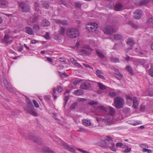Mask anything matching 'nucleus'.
<instances>
[{
  "instance_id": "1",
  "label": "nucleus",
  "mask_w": 153,
  "mask_h": 153,
  "mask_svg": "<svg viewBox=\"0 0 153 153\" xmlns=\"http://www.w3.org/2000/svg\"><path fill=\"white\" fill-rule=\"evenodd\" d=\"M66 33L68 36L70 38L74 39L78 36L79 32L77 29L70 27L66 30Z\"/></svg>"
},
{
  "instance_id": "2",
  "label": "nucleus",
  "mask_w": 153,
  "mask_h": 153,
  "mask_svg": "<svg viewBox=\"0 0 153 153\" xmlns=\"http://www.w3.org/2000/svg\"><path fill=\"white\" fill-rule=\"evenodd\" d=\"M114 106L117 109L122 108L124 104V100L119 97L114 98Z\"/></svg>"
},
{
  "instance_id": "3",
  "label": "nucleus",
  "mask_w": 153,
  "mask_h": 153,
  "mask_svg": "<svg viewBox=\"0 0 153 153\" xmlns=\"http://www.w3.org/2000/svg\"><path fill=\"white\" fill-rule=\"evenodd\" d=\"M34 108L32 103L30 101H29L28 102V107L27 108L25 109V110L32 115L36 116L38 115V114L34 110Z\"/></svg>"
},
{
  "instance_id": "4",
  "label": "nucleus",
  "mask_w": 153,
  "mask_h": 153,
  "mask_svg": "<svg viewBox=\"0 0 153 153\" xmlns=\"http://www.w3.org/2000/svg\"><path fill=\"white\" fill-rule=\"evenodd\" d=\"M97 120L98 122L101 121L105 124L107 125L112 124L114 123V120L111 117H109L108 118H101L99 119L97 118Z\"/></svg>"
},
{
  "instance_id": "5",
  "label": "nucleus",
  "mask_w": 153,
  "mask_h": 153,
  "mask_svg": "<svg viewBox=\"0 0 153 153\" xmlns=\"http://www.w3.org/2000/svg\"><path fill=\"white\" fill-rule=\"evenodd\" d=\"M135 63L137 65H143L146 68H148L149 67L148 62L145 60L142 59H139L136 60Z\"/></svg>"
},
{
  "instance_id": "6",
  "label": "nucleus",
  "mask_w": 153,
  "mask_h": 153,
  "mask_svg": "<svg viewBox=\"0 0 153 153\" xmlns=\"http://www.w3.org/2000/svg\"><path fill=\"white\" fill-rule=\"evenodd\" d=\"M97 27V25L95 23L91 22L88 25L86 29L90 32H93L95 30Z\"/></svg>"
},
{
  "instance_id": "7",
  "label": "nucleus",
  "mask_w": 153,
  "mask_h": 153,
  "mask_svg": "<svg viewBox=\"0 0 153 153\" xmlns=\"http://www.w3.org/2000/svg\"><path fill=\"white\" fill-rule=\"evenodd\" d=\"M115 31V30L113 27L110 26H107L103 29L104 32L107 34H110Z\"/></svg>"
},
{
  "instance_id": "8",
  "label": "nucleus",
  "mask_w": 153,
  "mask_h": 153,
  "mask_svg": "<svg viewBox=\"0 0 153 153\" xmlns=\"http://www.w3.org/2000/svg\"><path fill=\"white\" fill-rule=\"evenodd\" d=\"M19 5L23 12H27L29 11L30 7L29 6L25 3H19Z\"/></svg>"
},
{
  "instance_id": "9",
  "label": "nucleus",
  "mask_w": 153,
  "mask_h": 153,
  "mask_svg": "<svg viewBox=\"0 0 153 153\" xmlns=\"http://www.w3.org/2000/svg\"><path fill=\"white\" fill-rule=\"evenodd\" d=\"M143 12L141 10L137 9L134 13V17L135 19H139L142 16Z\"/></svg>"
},
{
  "instance_id": "10",
  "label": "nucleus",
  "mask_w": 153,
  "mask_h": 153,
  "mask_svg": "<svg viewBox=\"0 0 153 153\" xmlns=\"http://www.w3.org/2000/svg\"><path fill=\"white\" fill-rule=\"evenodd\" d=\"M81 88L84 89H87L90 88L91 85L89 82H83L81 85Z\"/></svg>"
},
{
  "instance_id": "11",
  "label": "nucleus",
  "mask_w": 153,
  "mask_h": 153,
  "mask_svg": "<svg viewBox=\"0 0 153 153\" xmlns=\"http://www.w3.org/2000/svg\"><path fill=\"white\" fill-rule=\"evenodd\" d=\"M13 41L12 38L7 35L5 34L4 38L2 39V42L6 43H8Z\"/></svg>"
},
{
  "instance_id": "12",
  "label": "nucleus",
  "mask_w": 153,
  "mask_h": 153,
  "mask_svg": "<svg viewBox=\"0 0 153 153\" xmlns=\"http://www.w3.org/2000/svg\"><path fill=\"white\" fill-rule=\"evenodd\" d=\"M111 68L114 70L116 72L115 77L118 79L121 80L123 77V75L115 68L114 67H112Z\"/></svg>"
},
{
  "instance_id": "13",
  "label": "nucleus",
  "mask_w": 153,
  "mask_h": 153,
  "mask_svg": "<svg viewBox=\"0 0 153 153\" xmlns=\"http://www.w3.org/2000/svg\"><path fill=\"white\" fill-rule=\"evenodd\" d=\"M107 109L103 106H100L96 109V111L101 113H105L107 111Z\"/></svg>"
},
{
  "instance_id": "14",
  "label": "nucleus",
  "mask_w": 153,
  "mask_h": 153,
  "mask_svg": "<svg viewBox=\"0 0 153 153\" xmlns=\"http://www.w3.org/2000/svg\"><path fill=\"white\" fill-rule=\"evenodd\" d=\"M99 145L102 147H111V146L109 144H108V142H107L106 140H102L99 143Z\"/></svg>"
},
{
  "instance_id": "15",
  "label": "nucleus",
  "mask_w": 153,
  "mask_h": 153,
  "mask_svg": "<svg viewBox=\"0 0 153 153\" xmlns=\"http://www.w3.org/2000/svg\"><path fill=\"white\" fill-rule=\"evenodd\" d=\"M139 104V102L137 100L136 97H133V98L132 107L134 108H136L138 106Z\"/></svg>"
},
{
  "instance_id": "16",
  "label": "nucleus",
  "mask_w": 153,
  "mask_h": 153,
  "mask_svg": "<svg viewBox=\"0 0 153 153\" xmlns=\"http://www.w3.org/2000/svg\"><path fill=\"white\" fill-rule=\"evenodd\" d=\"M54 20L57 23L61 24L62 25H65L68 24L67 21L65 20H61L59 19H54Z\"/></svg>"
},
{
  "instance_id": "17",
  "label": "nucleus",
  "mask_w": 153,
  "mask_h": 153,
  "mask_svg": "<svg viewBox=\"0 0 153 153\" xmlns=\"http://www.w3.org/2000/svg\"><path fill=\"white\" fill-rule=\"evenodd\" d=\"M82 122L83 125L86 126H89L91 125L90 121L88 120L84 119L82 120Z\"/></svg>"
},
{
  "instance_id": "18",
  "label": "nucleus",
  "mask_w": 153,
  "mask_h": 153,
  "mask_svg": "<svg viewBox=\"0 0 153 153\" xmlns=\"http://www.w3.org/2000/svg\"><path fill=\"white\" fill-rule=\"evenodd\" d=\"M8 4V2L6 0H0V7H4Z\"/></svg>"
},
{
  "instance_id": "19",
  "label": "nucleus",
  "mask_w": 153,
  "mask_h": 153,
  "mask_svg": "<svg viewBox=\"0 0 153 153\" xmlns=\"http://www.w3.org/2000/svg\"><path fill=\"white\" fill-rule=\"evenodd\" d=\"M42 150L46 153H55L52 150L50 149L48 147H44L42 148Z\"/></svg>"
},
{
  "instance_id": "20",
  "label": "nucleus",
  "mask_w": 153,
  "mask_h": 153,
  "mask_svg": "<svg viewBox=\"0 0 153 153\" xmlns=\"http://www.w3.org/2000/svg\"><path fill=\"white\" fill-rule=\"evenodd\" d=\"M50 22L46 19L43 20L41 22L42 25L44 27L48 26L50 25Z\"/></svg>"
},
{
  "instance_id": "21",
  "label": "nucleus",
  "mask_w": 153,
  "mask_h": 153,
  "mask_svg": "<svg viewBox=\"0 0 153 153\" xmlns=\"http://www.w3.org/2000/svg\"><path fill=\"white\" fill-rule=\"evenodd\" d=\"M26 33L29 35L34 34V32L32 28L29 27H27L25 28Z\"/></svg>"
},
{
  "instance_id": "22",
  "label": "nucleus",
  "mask_w": 153,
  "mask_h": 153,
  "mask_svg": "<svg viewBox=\"0 0 153 153\" xmlns=\"http://www.w3.org/2000/svg\"><path fill=\"white\" fill-rule=\"evenodd\" d=\"M84 91L82 89H78L75 91L74 93V94L77 95H81L83 94Z\"/></svg>"
},
{
  "instance_id": "23",
  "label": "nucleus",
  "mask_w": 153,
  "mask_h": 153,
  "mask_svg": "<svg viewBox=\"0 0 153 153\" xmlns=\"http://www.w3.org/2000/svg\"><path fill=\"white\" fill-rule=\"evenodd\" d=\"M103 73L101 71L97 70L96 71V75L100 78L102 79H104L105 77L102 75Z\"/></svg>"
},
{
  "instance_id": "24",
  "label": "nucleus",
  "mask_w": 153,
  "mask_h": 153,
  "mask_svg": "<svg viewBox=\"0 0 153 153\" xmlns=\"http://www.w3.org/2000/svg\"><path fill=\"white\" fill-rule=\"evenodd\" d=\"M122 7L121 4L117 3L115 5V6L114 7V10L117 11H120L121 10Z\"/></svg>"
},
{
  "instance_id": "25",
  "label": "nucleus",
  "mask_w": 153,
  "mask_h": 153,
  "mask_svg": "<svg viewBox=\"0 0 153 153\" xmlns=\"http://www.w3.org/2000/svg\"><path fill=\"white\" fill-rule=\"evenodd\" d=\"M109 114L111 116H113L114 115L115 112V109L111 106L109 107Z\"/></svg>"
},
{
  "instance_id": "26",
  "label": "nucleus",
  "mask_w": 153,
  "mask_h": 153,
  "mask_svg": "<svg viewBox=\"0 0 153 153\" xmlns=\"http://www.w3.org/2000/svg\"><path fill=\"white\" fill-rule=\"evenodd\" d=\"M114 39L116 40H122L123 38V37L121 35L118 34H114Z\"/></svg>"
},
{
  "instance_id": "27",
  "label": "nucleus",
  "mask_w": 153,
  "mask_h": 153,
  "mask_svg": "<svg viewBox=\"0 0 153 153\" xmlns=\"http://www.w3.org/2000/svg\"><path fill=\"white\" fill-rule=\"evenodd\" d=\"M65 27H62L59 30V34L63 36L65 34Z\"/></svg>"
},
{
  "instance_id": "28",
  "label": "nucleus",
  "mask_w": 153,
  "mask_h": 153,
  "mask_svg": "<svg viewBox=\"0 0 153 153\" xmlns=\"http://www.w3.org/2000/svg\"><path fill=\"white\" fill-rule=\"evenodd\" d=\"M65 148L69 151L72 152L73 153H74L75 152V149L73 148H72L69 146H68L67 144H65Z\"/></svg>"
},
{
  "instance_id": "29",
  "label": "nucleus",
  "mask_w": 153,
  "mask_h": 153,
  "mask_svg": "<svg viewBox=\"0 0 153 153\" xmlns=\"http://www.w3.org/2000/svg\"><path fill=\"white\" fill-rule=\"evenodd\" d=\"M3 81L4 84L7 88L9 87L11 85L10 82L7 81V79L6 78H4Z\"/></svg>"
},
{
  "instance_id": "30",
  "label": "nucleus",
  "mask_w": 153,
  "mask_h": 153,
  "mask_svg": "<svg viewBox=\"0 0 153 153\" xmlns=\"http://www.w3.org/2000/svg\"><path fill=\"white\" fill-rule=\"evenodd\" d=\"M96 52L98 56L101 58H103L105 56L102 53L101 51L98 49L96 50Z\"/></svg>"
},
{
  "instance_id": "31",
  "label": "nucleus",
  "mask_w": 153,
  "mask_h": 153,
  "mask_svg": "<svg viewBox=\"0 0 153 153\" xmlns=\"http://www.w3.org/2000/svg\"><path fill=\"white\" fill-rule=\"evenodd\" d=\"M127 44L132 46L134 44V41L132 39L129 38L127 40Z\"/></svg>"
},
{
  "instance_id": "32",
  "label": "nucleus",
  "mask_w": 153,
  "mask_h": 153,
  "mask_svg": "<svg viewBox=\"0 0 153 153\" xmlns=\"http://www.w3.org/2000/svg\"><path fill=\"white\" fill-rule=\"evenodd\" d=\"M110 145L111 146V147H108L110 148V149L112 151L115 152L117 150V149L115 147V144L112 142L110 143Z\"/></svg>"
},
{
  "instance_id": "33",
  "label": "nucleus",
  "mask_w": 153,
  "mask_h": 153,
  "mask_svg": "<svg viewBox=\"0 0 153 153\" xmlns=\"http://www.w3.org/2000/svg\"><path fill=\"white\" fill-rule=\"evenodd\" d=\"M97 84L98 85L100 89L101 90H104L106 89V87L103 85L102 83L98 82Z\"/></svg>"
},
{
  "instance_id": "34",
  "label": "nucleus",
  "mask_w": 153,
  "mask_h": 153,
  "mask_svg": "<svg viewBox=\"0 0 153 153\" xmlns=\"http://www.w3.org/2000/svg\"><path fill=\"white\" fill-rule=\"evenodd\" d=\"M150 0H143L139 3L140 5H144L149 3Z\"/></svg>"
},
{
  "instance_id": "35",
  "label": "nucleus",
  "mask_w": 153,
  "mask_h": 153,
  "mask_svg": "<svg viewBox=\"0 0 153 153\" xmlns=\"http://www.w3.org/2000/svg\"><path fill=\"white\" fill-rule=\"evenodd\" d=\"M126 69L128 71V72L131 74L133 73V71L131 67L129 65H127L126 67Z\"/></svg>"
},
{
  "instance_id": "36",
  "label": "nucleus",
  "mask_w": 153,
  "mask_h": 153,
  "mask_svg": "<svg viewBox=\"0 0 153 153\" xmlns=\"http://www.w3.org/2000/svg\"><path fill=\"white\" fill-rule=\"evenodd\" d=\"M42 5L43 7L46 9H48L49 7L48 3L47 1H43L42 3Z\"/></svg>"
},
{
  "instance_id": "37",
  "label": "nucleus",
  "mask_w": 153,
  "mask_h": 153,
  "mask_svg": "<svg viewBox=\"0 0 153 153\" xmlns=\"http://www.w3.org/2000/svg\"><path fill=\"white\" fill-rule=\"evenodd\" d=\"M147 23L151 24V25L153 27V17L150 18L148 19Z\"/></svg>"
},
{
  "instance_id": "38",
  "label": "nucleus",
  "mask_w": 153,
  "mask_h": 153,
  "mask_svg": "<svg viewBox=\"0 0 153 153\" xmlns=\"http://www.w3.org/2000/svg\"><path fill=\"white\" fill-rule=\"evenodd\" d=\"M149 72L151 76H153V64H152L149 70Z\"/></svg>"
},
{
  "instance_id": "39",
  "label": "nucleus",
  "mask_w": 153,
  "mask_h": 153,
  "mask_svg": "<svg viewBox=\"0 0 153 153\" xmlns=\"http://www.w3.org/2000/svg\"><path fill=\"white\" fill-rule=\"evenodd\" d=\"M111 60L112 62L115 63L118 62L119 61L118 58H114L113 57H112L111 58Z\"/></svg>"
},
{
  "instance_id": "40",
  "label": "nucleus",
  "mask_w": 153,
  "mask_h": 153,
  "mask_svg": "<svg viewBox=\"0 0 153 153\" xmlns=\"http://www.w3.org/2000/svg\"><path fill=\"white\" fill-rule=\"evenodd\" d=\"M140 53V56H145L146 55V51H142L138 52Z\"/></svg>"
},
{
  "instance_id": "41",
  "label": "nucleus",
  "mask_w": 153,
  "mask_h": 153,
  "mask_svg": "<svg viewBox=\"0 0 153 153\" xmlns=\"http://www.w3.org/2000/svg\"><path fill=\"white\" fill-rule=\"evenodd\" d=\"M142 152H147V153H152V151L151 149H143Z\"/></svg>"
},
{
  "instance_id": "42",
  "label": "nucleus",
  "mask_w": 153,
  "mask_h": 153,
  "mask_svg": "<svg viewBox=\"0 0 153 153\" xmlns=\"http://www.w3.org/2000/svg\"><path fill=\"white\" fill-rule=\"evenodd\" d=\"M142 124V122L139 120H137L135 121L134 123H131V124L133 126H136L139 124Z\"/></svg>"
},
{
  "instance_id": "43",
  "label": "nucleus",
  "mask_w": 153,
  "mask_h": 153,
  "mask_svg": "<svg viewBox=\"0 0 153 153\" xmlns=\"http://www.w3.org/2000/svg\"><path fill=\"white\" fill-rule=\"evenodd\" d=\"M7 89L9 90V91L12 92L13 93H15L16 92L15 90L10 85L9 87Z\"/></svg>"
},
{
  "instance_id": "44",
  "label": "nucleus",
  "mask_w": 153,
  "mask_h": 153,
  "mask_svg": "<svg viewBox=\"0 0 153 153\" xmlns=\"http://www.w3.org/2000/svg\"><path fill=\"white\" fill-rule=\"evenodd\" d=\"M35 10L36 11H38L39 10V4L36 2L35 3Z\"/></svg>"
},
{
  "instance_id": "45",
  "label": "nucleus",
  "mask_w": 153,
  "mask_h": 153,
  "mask_svg": "<svg viewBox=\"0 0 153 153\" xmlns=\"http://www.w3.org/2000/svg\"><path fill=\"white\" fill-rule=\"evenodd\" d=\"M139 146L143 149H146V148H148L149 146L148 145L146 144H140Z\"/></svg>"
},
{
  "instance_id": "46",
  "label": "nucleus",
  "mask_w": 153,
  "mask_h": 153,
  "mask_svg": "<svg viewBox=\"0 0 153 153\" xmlns=\"http://www.w3.org/2000/svg\"><path fill=\"white\" fill-rule=\"evenodd\" d=\"M126 100L129 103H131L132 100H133V98L129 96H126Z\"/></svg>"
},
{
  "instance_id": "47",
  "label": "nucleus",
  "mask_w": 153,
  "mask_h": 153,
  "mask_svg": "<svg viewBox=\"0 0 153 153\" xmlns=\"http://www.w3.org/2000/svg\"><path fill=\"white\" fill-rule=\"evenodd\" d=\"M38 18L37 16H33V18H31L30 19V20L32 22H34L36 21L37 19Z\"/></svg>"
},
{
  "instance_id": "48",
  "label": "nucleus",
  "mask_w": 153,
  "mask_h": 153,
  "mask_svg": "<svg viewBox=\"0 0 153 153\" xmlns=\"http://www.w3.org/2000/svg\"><path fill=\"white\" fill-rule=\"evenodd\" d=\"M112 138L110 137L109 136H107V138L106 139V140H106L107 142H108V144H110V143L111 142H109V141H112Z\"/></svg>"
},
{
  "instance_id": "49",
  "label": "nucleus",
  "mask_w": 153,
  "mask_h": 153,
  "mask_svg": "<svg viewBox=\"0 0 153 153\" xmlns=\"http://www.w3.org/2000/svg\"><path fill=\"white\" fill-rule=\"evenodd\" d=\"M33 103L34 104V105L35 106L36 108H37L39 107V105L35 100H33Z\"/></svg>"
},
{
  "instance_id": "50",
  "label": "nucleus",
  "mask_w": 153,
  "mask_h": 153,
  "mask_svg": "<svg viewBox=\"0 0 153 153\" xmlns=\"http://www.w3.org/2000/svg\"><path fill=\"white\" fill-rule=\"evenodd\" d=\"M98 102L97 101H92L90 102L88 104L91 105H96L97 104Z\"/></svg>"
},
{
  "instance_id": "51",
  "label": "nucleus",
  "mask_w": 153,
  "mask_h": 153,
  "mask_svg": "<svg viewBox=\"0 0 153 153\" xmlns=\"http://www.w3.org/2000/svg\"><path fill=\"white\" fill-rule=\"evenodd\" d=\"M129 24L130 25L132 26V27H134L135 28H137V26L136 25L134 24L132 22H129Z\"/></svg>"
},
{
  "instance_id": "52",
  "label": "nucleus",
  "mask_w": 153,
  "mask_h": 153,
  "mask_svg": "<svg viewBox=\"0 0 153 153\" xmlns=\"http://www.w3.org/2000/svg\"><path fill=\"white\" fill-rule=\"evenodd\" d=\"M45 38L47 39H50L49 33L48 32H47L44 35Z\"/></svg>"
},
{
  "instance_id": "53",
  "label": "nucleus",
  "mask_w": 153,
  "mask_h": 153,
  "mask_svg": "<svg viewBox=\"0 0 153 153\" xmlns=\"http://www.w3.org/2000/svg\"><path fill=\"white\" fill-rule=\"evenodd\" d=\"M77 103L76 102H74L71 106L70 108L71 109H74L77 105Z\"/></svg>"
},
{
  "instance_id": "54",
  "label": "nucleus",
  "mask_w": 153,
  "mask_h": 153,
  "mask_svg": "<svg viewBox=\"0 0 153 153\" xmlns=\"http://www.w3.org/2000/svg\"><path fill=\"white\" fill-rule=\"evenodd\" d=\"M33 28L35 30H37L39 29V26L37 25H35L33 26Z\"/></svg>"
},
{
  "instance_id": "55",
  "label": "nucleus",
  "mask_w": 153,
  "mask_h": 153,
  "mask_svg": "<svg viewBox=\"0 0 153 153\" xmlns=\"http://www.w3.org/2000/svg\"><path fill=\"white\" fill-rule=\"evenodd\" d=\"M53 97L54 99H56L57 98V96L56 95L54 94L56 93V90L55 88H53Z\"/></svg>"
},
{
  "instance_id": "56",
  "label": "nucleus",
  "mask_w": 153,
  "mask_h": 153,
  "mask_svg": "<svg viewBox=\"0 0 153 153\" xmlns=\"http://www.w3.org/2000/svg\"><path fill=\"white\" fill-rule=\"evenodd\" d=\"M62 91L63 89L61 87L59 86L58 87L57 91L58 93H60Z\"/></svg>"
},
{
  "instance_id": "57",
  "label": "nucleus",
  "mask_w": 153,
  "mask_h": 153,
  "mask_svg": "<svg viewBox=\"0 0 153 153\" xmlns=\"http://www.w3.org/2000/svg\"><path fill=\"white\" fill-rule=\"evenodd\" d=\"M54 39L56 40H59L61 39V37L59 35H56L54 37Z\"/></svg>"
},
{
  "instance_id": "58",
  "label": "nucleus",
  "mask_w": 153,
  "mask_h": 153,
  "mask_svg": "<svg viewBox=\"0 0 153 153\" xmlns=\"http://www.w3.org/2000/svg\"><path fill=\"white\" fill-rule=\"evenodd\" d=\"M116 146H117L122 147H123V144L122 143H116Z\"/></svg>"
},
{
  "instance_id": "59",
  "label": "nucleus",
  "mask_w": 153,
  "mask_h": 153,
  "mask_svg": "<svg viewBox=\"0 0 153 153\" xmlns=\"http://www.w3.org/2000/svg\"><path fill=\"white\" fill-rule=\"evenodd\" d=\"M73 64L75 66H77L79 67H82V66L78 63L76 62V61Z\"/></svg>"
},
{
  "instance_id": "60",
  "label": "nucleus",
  "mask_w": 153,
  "mask_h": 153,
  "mask_svg": "<svg viewBox=\"0 0 153 153\" xmlns=\"http://www.w3.org/2000/svg\"><path fill=\"white\" fill-rule=\"evenodd\" d=\"M73 64L75 66H77L79 67H82V66L78 63L76 62V61Z\"/></svg>"
},
{
  "instance_id": "61",
  "label": "nucleus",
  "mask_w": 153,
  "mask_h": 153,
  "mask_svg": "<svg viewBox=\"0 0 153 153\" xmlns=\"http://www.w3.org/2000/svg\"><path fill=\"white\" fill-rule=\"evenodd\" d=\"M73 64L75 66H77L79 67H82V66L78 63L76 62V61Z\"/></svg>"
},
{
  "instance_id": "62",
  "label": "nucleus",
  "mask_w": 153,
  "mask_h": 153,
  "mask_svg": "<svg viewBox=\"0 0 153 153\" xmlns=\"http://www.w3.org/2000/svg\"><path fill=\"white\" fill-rule=\"evenodd\" d=\"M109 94L111 96L114 97L116 95V93L114 92H110L109 93Z\"/></svg>"
},
{
  "instance_id": "63",
  "label": "nucleus",
  "mask_w": 153,
  "mask_h": 153,
  "mask_svg": "<svg viewBox=\"0 0 153 153\" xmlns=\"http://www.w3.org/2000/svg\"><path fill=\"white\" fill-rule=\"evenodd\" d=\"M131 150L130 148L127 147L126 149L125 150V152L126 153H128L130 152Z\"/></svg>"
},
{
  "instance_id": "64",
  "label": "nucleus",
  "mask_w": 153,
  "mask_h": 153,
  "mask_svg": "<svg viewBox=\"0 0 153 153\" xmlns=\"http://www.w3.org/2000/svg\"><path fill=\"white\" fill-rule=\"evenodd\" d=\"M75 5V6L78 8L80 7L81 6V4L79 3H76Z\"/></svg>"
}]
</instances>
